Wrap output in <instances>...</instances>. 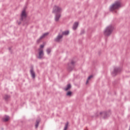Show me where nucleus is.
<instances>
[{"mask_svg": "<svg viewBox=\"0 0 130 130\" xmlns=\"http://www.w3.org/2000/svg\"><path fill=\"white\" fill-rule=\"evenodd\" d=\"M121 7V3L120 1H116L112 6L110 7V11H114V10H118Z\"/></svg>", "mask_w": 130, "mask_h": 130, "instance_id": "obj_1", "label": "nucleus"}, {"mask_svg": "<svg viewBox=\"0 0 130 130\" xmlns=\"http://www.w3.org/2000/svg\"><path fill=\"white\" fill-rule=\"evenodd\" d=\"M112 31H113V27L111 25H109L105 29L104 34L105 36H109V35H111L112 33Z\"/></svg>", "mask_w": 130, "mask_h": 130, "instance_id": "obj_2", "label": "nucleus"}, {"mask_svg": "<svg viewBox=\"0 0 130 130\" xmlns=\"http://www.w3.org/2000/svg\"><path fill=\"white\" fill-rule=\"evenodd\" d=\"M62 9L59 6H55L53 8V13L54 14H60Z\"/></svg>", "mask_w": 130, "mask_h": 130, "instance_id": "obj_3", "label": "nucleus"}, {"mask_svg": "<svg viewBox=\"0 0 130 130\" xmlns=\"http://www.w3.org/2000/svg\"><path fill=\"white\" fill-rule=\"evenodd\" d=\"M122 70V69L119 67L115 68L114 71L112 73V76H116V75L121 72Z\"/></svg>", "mask_w": 130, "mask_h": 130, "instance_id": "obj_4", "label": "nucleus"}, {"mask_svg": "<svg viewBox=\"0 0 130 130\" xmlns=\"http://www.w3.org/2000/svg\"><path fill=\"white\" fill-rule=\"evenodd\" d=\"M25 18H27V14H26V10H23L21 14L20 20L23 21Z\"/></svg>", "mask_w": 130, "mask_h": 130, "instance_id": "obj_5", "label": "nucleus"}, {"mask_svg": "<svg viewBox=\"0 0 130 130\" xmlns=\"http://www.w3.org/2000/svg\"><path fill=\"white\" fill-rule=\"evenodd\" d=\"M110 114H111V113H110V112H100V115H104V118L105 119H106L107 117H108V116H109V115Z\"/></svg>", "mask_w": 130, "mask_h": 130, "instance_id": "obj_6", "label": "nucleus"}, {"mask_svg": "<svg viewBox=\"0 0 130 130\" xmlns=\"http://www.w3.org/2000/svg\"><path fill=\"white\" fill-rule=\"evenodd\" d=\"M39 56L38 57V58L41 59L44 55V53H43V50L42 49H39Z\"/></svg>", "mask_w": 130, "mask_h": 130, "instance_id": "obj_7", "label": "nucleus"}, {"mask_svg": "<svg viewBox=\"0 0 130 130\" xmlns=\"http://www.w3.org/2000/svg\"><path fill=\"white\" fill-rule=\"evenodd\" d=\"M63 36L62 35H60V34H59L57 37L55 39L54 41L56 42H60V40L62 39Z\"/></svg>", "mask_w": 130, "mask_h": 130, "instance_id": "obj_8", "label": "nucleus"}, {"mask_svg": "<svg viewBox=\"0 0 130 130\" xmlns=\"http://www.w3.org/2000/svg\"><path fill=\"white\" fill-rule=\"evenodd\" d=\"M48 34H49V32H46V33L43 34V35L42 36H41L40 38L37 40V43H40L41 40L42 39H43V38H44V37H45V36H47V35H48Z\"/></svg>", "mask_w": 130, "mask_h": 130, "instance_id": "obj_9", "label": "nucleus"}, {"mask_svg": "<svg viewBox=\"0 0 130 130\" xmlns=\"http://www.w3.org/2000/svg\"><path fill=\"white\" fill-rule=\"evenodd\" d=\"M61 16L60 13L56 14L55 16V22H58V20H59V18Z\"/></svg>", "mask_w": 130, "mask_h": 130, "instance_id": "obj_10", "label": "nucleus"}, {"mask_svg": "<svg viewBox=\"0 0 130 130\" xmlns=\"http://www.w3.org/2000/svg\"><path fill=\"white\" fill-rule=\"evenodd\" d=\"M30 73L31 76V78L32 79H35V72H34V70H33V69H30Z\"/></svg>", "mask_w": 130, "mask_h": 130, "instance_id": "obj_11", "label": "nucleus"}, {"mask_svg": "<svg viewBox=\"0 0 130 130\" xmlns=\"http://www.w3.org/2000/svg\"><path fill=\"white\" fill-rule=\"evenodd\" d=\"M78 26H79V22H75L73 26V30H76L78 28Z\"/></svg>", "mask_w": 130, "mask_h": 130, "instance_id": "obj_12", "label": "nucleus"}, {"mask_svg": "<svg viewBox=\"0 0 130 130\" xmlns=\"http://www.w3.org/2000/svg\"><path fill=\"white\" fill-rule=\"evenodd\" d=\"M39 122H40V118L36 120V124L35 125L36 128H37V127H38V126L39 125Z\"/></svg>", "mask_w": 130, "mask_h": 130, "instance_id": "obj_13", "label": "nucleus"}, {"mask_svg": "<svg viewBox=\"0 0 130 130\" xmlns=\"http://www.w3.org/2000/svg\"><path fill=\"white\" fill-rule=\"evenodd\" d=\"M72 87L71 85L70 84L67 85V87L64 88L65 91H68V90H70L71 88Z\"/></svg>", "mask_w": 130, "mask_h": 130, "instance_id": "obj_14", "label": "nucleus"}, {"mask_svg": "<svg viewBox=\"0 0 130 130\" xmlns=\"http://www.w3.org/2000/svg\"><path fill=\"white\" fill-rule=\"evenodd\" d=\"M70 31L69 30H66L62 32V35H69Z\"/></svg>", "mask_w": 130, "mask_h": 130, "instance_id": "obj_15", "label": "nucleus"}, {"mask_svg": "<svg viewBox=\"0 0 130 130\" xmlns=\"http://www.w3.org/2000/svg\"><path fill=\"white\" fill-rule=\"evenodd\" d=\"M10 119V117L8 116H6L5 118H3L4 121H8Z\"/></svg>", "mask_w": 130, "mask_h": 130, "instance_id": "obj_16", "label": "nucleus"}, {"mask_svg": "<svg viewBox=\"0 0 130 130\" xmlns=\"http://www.w3.org/2000/svg\"><path fill=\"white\" fill-rule=\"evenodd\" d=\"M92 78H93V76L92 75H90V76L88 77L87 80L86 81V84H88V83H89V80H90V79H92Z\"/></svg>", "mask_w": 130, "mask_h": 130, "instance_id": "obj_17", "label": "nucleus"}, {"mask_svg": "<svg viewBox=\"0 0 130 130\" xmlns=\"http://www.w3.org/2000/svg\"><path fill=\"white\" fill-rule=\"evenodd\" d=\"M68 126H69V122H67L65 124V126L64 127V129L63 130H67L68 129Z\"/></svg>", "mask_w": 130, "mask_h": 130, "instance_id": "obj_18", "label": "nucleus"}, {"mask_svg": "<svg viewBox=\"0 0 130 130\" xmlns=\"http://www.w3.org/2000/svg\"><path fill=\"white\" fill-rule=\"evenodd\" d=\"M4 98L5 100L7 101L10 98V95H5Z\"/></svg>", "mask_w": 130, "mask_h": 130, "instance_id": "obj_19", "label": "nucleus"}, {"mask_svg": "<svg viewBox=\"0 0 130 130\" xmlns=\"http://www.w3.org/2000/svg\"><path fill=\"white\" fill-rule=\"evenodd\" d=\"M50 52H51V49L48 48L47 49V53L48 54H49V53H50Z\"/></svg>", "mask_w": 130, "mask_h": 130, "instance_id": "obj_20", "label": "nucleus"}, {"mask_svg": "<svg viewBox=\"0 0 130 130\" xmlns=\"http://www.w3.org/2000/svg\"><path fill=\"white\" fill-rule=\"evenodd\" d=\"M72 95V92L71 91H68L67 93V96H71Z\"/></svg>", "mask_w": 130, "mask_h": 130, "instance_id": "obj_21", "label": "nucleus"}, {"mask_svg": "<svg viewBox=\"0 0 130 130\" xmlns=\"http://www.w3.org/2000/svg\"><path fill=\"white\" fill-rule=\"evenodd\" d=\"M68 71L69 72H71V71H73V68L72 67H69L68 69Z\"/></svg>", "mask_w": 130, "mask_h": 130, "instance_id": "obj_22", "label": "nucleus"}, {"mask_svg": "<svg viewBox=\"0 0 130 130\" xmlns=\"http://www.w3.org/2000/svg\"><path fill=\"white\" fill-rule=\"evenodd\" d=\"M71 64H72V66H74V64H75V61H71Z\"/></svg>", "mask_w": 130, "mask_h": 130, "instance_id": "obj_23", "label": "nucleus"}, {"mask_svg": "<svg viewBox=\"0 0 130 130\" xmlns=\"http://www.w3.org/2000/svg\"><path fill=\"white\" fill-rule=\"evenodd\" d=\"M85 31L84 30H81V34H84Z\"/></svg>", "mask_w": 130, "mask_h": 130, "instance_id": "obj_24", "label": "nucleus"}, {"mask_svg": "<svg viewBox=\"0 0 130 130\" xmlns=\"http://www.w3.org/2000/svg\"><path fill=\"white\" fill-rule=\"evenodd\" d=\"M40 47H41V49H42V48H43V47H44V45H41V46H40Z\"/></svg>", "mask_w": 130, "mask_h": 130, "instance_id": "obj_25", "label": "nucleus"}, {"mask_svg": "<svg viewBox=\"0 0 130 130\" xmlns=\"http://www.w3.org/2000/svg\"><path fill=\"white\" fill-rule=\"evenodd\" d=\"M20 24H21V22L18 23V25H20Z\"/></svg>", "mask_w": 130, "mask_h": 130, "instance_id": "obj_26", "label": "nucleus"}]
</instances>
